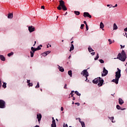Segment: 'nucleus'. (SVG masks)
I'll use <instances>...</instances> for the list:
<instances>
[{
	"label": "nucleus",
	"instance_id": "obj_1",
	"mask_svg": "<svg viewBox=\"0 0 127 127\" xmlns=\"http://www.w3.org/2000/svg\"><path fill=\"white\" fill-rule=\"evenodd\" d=\"M117 59H119V60L123 61V62L126 61V59H127V54H126L125 51L123 50L121 54L119 53L118 54Z\"/></svg>",
	"mask_w": 127,
	"mask_h": 127
},
{
	"label": "nucleus",
	"instance_id": "obj_2",
	"mask_svg": "<svg viewBox=\"0 0 127 127\" xmlns=\"http://www.w3.org/2000/svg\"><path fill=\"white\" fill-rule=\"evenodd\" d=\"M57 8L59 10H61V9H63V10H67V7H66V6H65V3L64 2V1L61 0L60 1V5L58 7H57Z\"/></svg>",
	"mask_w": 127,
	"mask_h": 127
},
{
	"label": "nucleus",
	"instance_id": "obj_3",
	"mask_svg": "<svg viewBox=\"0 0 127 127\" xmlns=\"http://www.w3.org/2000/svg\"><path fill=\"white\" fill-rule=\"evenodd\" d=\"M81 74L86 78L85 81L87 82L88 80V77H89V72L87 71V69L83 70L81 72Z\"/></svg>",
	"mask_w": 127,
	"mask_h": 127
},
{
	"label": "nucleus",
	"instance_id": "obj_4",
	"mask_svg": "<svg viewBox=\"0 0 127 127\" xmlns=\"http://www.w3.org/2000/svg\"><path fill=\"white\" fill-rule=\"evenodd\" d=\"M118 71L115 72V77L116 78H117L118 79H120L121 78L122 74H121V69L119 68H117Z\"/></svg>",
	"mask_w": 127,
	"mask_h": 127
},
{
	"label": "nucleus",
	"instance_id": "obj_5",
	"mask_svg": "<svg viewBox=\"0 0 127 127\" xmlns=\"http://www.w3.org/2000/svg\"><path fill=\"white\" fill-rule=\"evenodd\" d=\"M0 109H4L5 108V102L2 100H0Z\"/></svg>",
	"mask_w": 127,
	"mask_h": 127
},
{
	"label": "nucleus",
	"instance_id": "obj_6",
	"mask_svg": "<svg viewBox=\"0 0 127 127\" xmlns=\"http://www.w3.org/2000/svg\"><path fill=\"white\" fill-rule=\"evenodd\" d=\"M108 73H109V71L108 70L106 69V67H103V72L102 73V76L105 77L108 75Z\"/></svg>",
	"mask_w": 127,
	"mask_h": 127
},
{
	"label": "nucleus",
	"instance_id": "obj_7",
	"mask_svg": "<svg viewBox=\"0 0 127 127\" xmlns=\"http://www.w3.org/2000/svg\"><path fill=\"white\" fill-rule=\"evenodd\" d=\"M31 50L32 51L30 52V54H31V57L32 58L34 55V52H35V51H37V50L36 48H35L33 47H32Z\"/></svg>",
	"mask_w": 127,
	"mask_h": 127
},
{
	"label": "nucleus",
	"instance_id": "obj_8",
	"mask_svg": "<svg viewBox=\"0 0 127 127\" xmlns=\"http://www.w3.org/2000/svg\"><path fill=\"white\" fill-rule=\"evenodd\" d=\"M98 83H99L98 84V86H99V87H102V86H103V84H104V79L101 78L100 77Z\"/></svg>",
	"mask_w": 127,
	"mask_h": 127
},
{
	"label": "nucleus",
	"instance_id": "obj_9",
	"mask_svg": "<svg viewBox=\"0 0 127 127\" xmlns=\"http://www.w3.org/2000/svg\"><path fill=\"white\" fill-rule=\"evenodd\" d=\"M83 16H84V17H89V18H92V16H91V15H90V14L87 12H84Z\"/></svg>",
	"mask_w": 127,
	"mask_h": 127
},
{
	"label": "nucleus",
	"instance_id": "obj_10",
	"mask_svg": "<svg viewBox=\"0 0 127 127\" xmlns=\"http://www.w3.org/2000/svg\"><path fill=\"white\" fill-rule=\"evenodd\" d=\"M28 30L30 33L33 32V31H35V28L32 26H29L28 27Z\"/></svg>",
	"mask_w": 127,
	"mask_h": 127
},
{
	"label": "nucleus",
	"instance_id": "obj_11",
	"mask_svg": "<svg viewBox=\"0 0 127 127\" xmlns=\"http://www.w3.org/2000/svg\"><path fill=\"white\" fill-rule=\"evenodd\" d=\"M100 79H101V77H98L97 78H95L93 80V83L94 84H98L99 83V81H100Z\"/></svg>",
	"mask_w": 127,
	"mask_h": 127
},
{
	"label": "nucleus",
	"instance_id": "obj_12",
	"mask_svg": "<svg viewBox=\"0 0 127 127\" xmlns=\"http://www.w3.org/2000/svg\"><path fill=\"white\" fill-rule=\"evenodd\" d=\"M50 53H51V51H48L42 53V56H44V57H45V56H47V55H48V54H49Z\"/></svg>",
	"mask_w": 127,
	"mask_h": 127
},
{
	"label": "nucleus",
	"instance_id": "obj_13",
	"mask_svg": "<svg viewBox=\"0 0 127 127\" xmlns=\"http://www.w3.org/2000/svg\"><path fill=\"white\" fill-rule=\"evenodd\" d=\"M41 118H42V116L40 114H38L37 115V119H38L39 123H40V121H41Z\"/></svg>",
	"mask_w": 127,
	"mask_h": 127
},
{
	"label": "nucleus",
	"instance_id": "obj_14",
	"mask_svg": "<svg viewBox=\"0 0 127 127\" xmlns=\"http://www.w3.org/2000/svg\"><path fill=\"white\" fill-rule=\"evenodd\" d=\"M120 78H118L117 77H115V79L112 80V82H114V83L116 84H119V80Z\"/></svg>",
	"mask_w": 127,
	"mask_h": 127
},
{
	"label": "nucleus",
	"instance_id": "obj_15",
	"mask_svg": "<svg viewBox=\"0 0 127 127\" xmlns=\"http://www.w3.org/2000/svg\"><path fill=\"white\" fill-rule=\"evenodd\" d=\"M58 69L61 72H64V68L62 66H60L59 65H58Z\"/></svg>",
	"mask_w": 127,
	"mask_h": 127
},
{
	"label": "nucleus",
	"instance_id": "obj_16",
	"mask_svg": "<svg viewBox=\"0 0 127 127\" xmlns=\"http://www.w3.org/2000/svg\"><path fill=\"white\" fill-rule=\"evenodd\" d=\"M0 59L1 61H5V58L1 55H0Z\"/></svg>",
	"mask_w": 127,
	"mask_h": 127
},
{
	"label": "nucleus",
	"instance_id": "obj_17",
	"mask_svg": "<svg viewBox=\"0 0 127 127\" xmlns=\"http://www.w3.org/2000/svg\"><path fill=\"white\" fill-rule=\"evenodd\" d=\"M8 18H12L13 17V14L9 13L7 16Z\"/></svg>",
	"mask_w": 127,
	"mask_h": 127
},
{
	"label": "nucleus",
	"instance_id": "obj_18",
	"mask_svg": "<svg viewBox=\"0 0 127 127\" xmlns=\"http://www.w3.org/2000/svg\"><path fill=\"white\" fill-rule=\"evenodd\" d=\"M51 126L52 127H56V123L55 122V120L52 121V124Z\"/></svg>",
	"mask_w": 127,
	"mask_h": 127
},
{
	"label": "nucleus",
	"instance_id": "obj_19",
	"mask_svg": "<svg viewBox=\"0 0 127 127\" xmlns=\"http://www.w3.org/2000/svg\"><path fill=\"white\" fill-rule=\"evenodd\" d=\"M119 103L120 105H123V104H124V100H123V99L121 98H119Z\"/></svg>",
	"mask_w": 127,
	"mask_h": 127
},
{
	"label": "nucleus",
	"instance_id": "obj_20",
	"mask_svg": "<svg viewBox=\"0 0 127 127\" xmlns=\"http://www.w3.org/2000/svg\"><path fill=\"white\" fill-rule=\"evenodd\" d=\"M113 29L114 30H117V29H118V26H117V24L116 23L114 24Z\"/></svg>",
	"mask_w": 127,
	"mask_h": 127
},
{
	"label": "nucleus",
	"instance_id": "obj_21",
	"mask_svg": "<svg viewBox=\"0 0 127 127\" xmlns=\"http://www.w3.org/2000/svg\"><path fill=\"white\" fill-rule=\"evenodd\" d=\"M74 50V45L73 44H71V46L70 48L69 51L71 52V51H73Z\"/></svg>",
	"mask_w": 127,
	"mask_h": 127
},
{
	"label": "nucleus",
	"instance_id": "obj_22",
	"mask_svg": "<svg viewBox=\"0 0 127 127\" xmlns=\"http://www.w3.org/2000/svg\"><path fill=\"white\" fill-rule=\"evenodd\" d=\"M100 28L103 29V28L105 27V25H104V23H103V22H101L100 23Z\"/></svg>",
	"mask_w": 127,
	"mask_h": 127
},
{
	"label": "nucleus",
	"instance_id": "obj_23",
	"mask_svg": "<svg viewBox=\"0 0 127 127\" xmlns=\"http://www.w3.org/2000/svg\"><path fill=\"white\" fill-rule=\"evenodd\" d=\"M108 118H109V119H110V120H111V121H112V123H116L115 121H114V117H111V118L108 117Z\"/></svg>",
	"mask_w": 127,
	"mask_h": 127
},
{
	"label": "nucleus",
	"instance_id": "obj_24",
	"mask_svg": "<svg viewBox=\"0 0 127 127\" xmlns=\"http://www.w3.org/2000/svg\"><path fill=\"white\" fill-rule=\"evenodd\" d=\"M68 74L69 76H70V77H72V70H69L68 71Z\"/></svg>",
	"mask_w": 127,
	"mask_h": 127
},
{
	"label": "nucleus",
	"instance_id": "obj_25",
	"mask_svg": "<svg viewBox=\"0 0 127 127\" xmlns=\"http://www.w3.org/2000/svg\"><path fill=\"white\" fill-rule=\"evenodd\" d=\"M74 91H71L70 95H69V97H73V95H74Z\"/></svg>",
	"mask_w": 127,
	"mask_h": 127
},
{
	"label": "nucleus",
	"instance_id": "obj_26",
	"mask_svg": "<svg viewBox=\"0 0 127 127\" xmlns=\"http://www.w3.org/2000/svg\"><path fill=\"white\" fill-rule=\"evenodd\" d=\"M74 13L76 14V15H79L80 14V12L78 11H75Z\"/></svg>",
	"mask_w": 127,
	"mask_h": 127
},
{
	"label": "nucleus",
	"instance_id": "obj_27",
	"mask_svg": "<svg viewBox=\"0 0 127 127\" xmlns=\"http://www.w3.org/2000/svg\"><path fill=\"white\" fill-rule=\"evenodd\" d=\"M82 127H85L86 126H85V123L84 122H82L80 123Z\"/></svg>",
	"mask_w": 127,
	"mask_h": 127
},
{
	"label": "nucleus",
	"instance_id": "obj_28",
	"mask_svg": "<svg viewBox=\"0 0 127 127\" xmlns=\"http://www.w3.org/2000/svg\"><path fill=\"white\" fill-rule=\"evenodd\" d=\"M40 47H42V45H40V46H38L37 48H36L37 51L40 50V49H41V48H40Z\"/></svg>",
	"mask_w": 127,
	"mask_h": 127
},
{
	"label": "nucleus",
	"instance_id": "obj_29",
	"mask_svg": "<svg viewBox=\"0 0 127 127\" xmlns=\"http://www.w3.org/2000/svg\"><path fill=\"white\" fill-rule=\"evenodd\" d=\"M88 51H89V52H92L94 51L93 50V49H92V48H91L90 47H88Z\"/></svg>",
	"mask_w": 127,
	"mask_h": 127
},
{
	"label": "nucleus",
	"instance_id": "obj_30",
	"mask_svg": "<svg viewBox=\"0 0 127 127\" xmlns=\"http://www.w3.org/2000/svg\"><path fill=\"white\" fill-rule=\"evenodd\" d=\"M75 94H76L77 96H81V94L79 93V92L77 91H75Z\"/></svg>",
	"mask_w": 127,
	"mask_h": 127
},
{
	"label": "nucleus",
	"instance_id": "obj_31",
	"mask_svg": "<svg viewBox=\"0 0 127 127\" xmlns=\"http://www.w3.org/2000/svg\"><path fill=\"white\" fill-rule=\"evenodd\" d=\"M13 54V52H11L10 53L7 54V56H8V57H10V56H12Z\"/></svg>",
	"mask_w": 127,
	"mask_h": 127
},
{
	"label": "nucleus",
	"instance_id": "obj_32",
	"mask_svg": "<svg viewBox=\"0 0 127 127\" xmlns=\"http://www.w3.org/2000/svg\"><path fill=\"white\" fill-rule=\"evenodd\" d=\"M98 59H99V54H97V55L94 58V60H98Z\"/></svg>",
	"mask_w": 127,
	"mask_h": 127
},
{
	"label": "nucleus",
	"instance_id": "obj_33",
	"mask_svg": "<svg viewBox=\"0 0 127 127\" xmlns=\"http://www.w3.org/2000/svg\"><path fill=\"white\" fill-rule=\"evenodd\" d=\"M2 87H3V88H4V89H5V88H6V83H3V85H2Z\"/></svg>",
	"mask_w": 127,
	"mask_h": 127
},
{
	"label": "nucleus",
	"instance_id": "obj_34",
	"mask_svg": "<svg viewBox=\"0 0 127 127\" xmlns=\"http://www.w3.org/2000/svg\"><path fill=\"white\" fill-rule=\"evenodd\" d=\"M108 41H109V42L110 45H111V44H112L113 43V41H112V40H111L110 39H109L108 40Z\"/></svg>",
	"mask_w": 127,
	"mask_h": 127
},
{
	"label": "nucleus",
	"instance_id": "obj_35",
	"mask_svg": "<svg viewBox=\"0 0 127 127\" xmlns=\"http://www.w3.org/2000/svg\"><path fill=\"white\" fill-rule=\"evenodd\" d=\"M116 108H117V110H120L121 107V106H120V105H117V106H116Z\"/></svg>",
	"mask_w": 127,
	"mask_h": 127
},
{
	"label": "nucleus",
	"instance_id": "obj_36",
	"mask_svg": "<svg viewBox=\"0 0 127 127\" xmlns=\"http://www.w3.org/2000/svg\"><path fill=\"white\" fill-rule=\"evenodd\" d=\"M99 62H100V63H101V64H103V63H104L105 62H104V60L101 59V60H99Z\"/></svg>",
	"mask_w": 127,
	"mask_h": 127
},
{
	"label": "nucleus",
	"instance_id": "obj_37",
	"mask_svg": "<svg viewBox=\"0 0 127 127\" xmlns=\"http://www.w3.org/2000/svg\"><path fill=\"white\" fill-rule=\"evenodd\" d=\"M63 127H68V125L64 123Z\"/></svg>",
	"mask_w": 127,
	"mask_h": 127
},
{
	"label": "nucleus",
	"instance_id": "obj_38",
	"mask_svg": "<svg viewBox=\"0 0 127 127\" xmlns=\"http://www.w3.org/2000/svg\"><path fill=\"white\" fill-rule=\"evenodd\" d=\"M39 82H38L37 85L35 87V88H39Z\"/></svg>",
	"mask_w": 127,
	"mask_h": 127
},
{
	"label": "nucleus",
	"instance_id": "obj_39",
	"mask_svg": "<svg viewBox=\"0 0 127 127\" xmlns=\"http://www.w3.org/2000/svg\"><path fill=\"white\" fill-rule=\"evenodd\" d=\"M84 25L83 24L81 25V26H80L81 29H83L84 28Z\"/></svg>",
	"mask_w": 127,
	"mask_h": 127
},
{
	"label": "nucleus",
	"instance_id": "obj_40",
	"mask_svg": "<svg viewBox=\"0 0 127 127\" xmlns=\"http://www.w3.org/2000/svg\"><path fill=\"white\" fill-rule=\"evenodd\" d=\"M86 29L87 31L89 30V26H88V24L86 25Z\"/></svg>",
	"mask_w": 127,
	"mask_h": 127
},
{
	"label": "nucleus",
	"instance_id": "obj_41",
	"mask_svg": "<svg viewBox=\"0 0 127 127\" xmlns=\"http://www.w3.org/2000/svg\"><path fill=\"white\" fill-rule=\"evenodd\" d=\"M28 85V86H29L30 87H32V83H29Z\"/></svg>",
	"mask_w": 127,
	"mask_h": 127
},
{
	"label": "nucleus",
	"instance_id": "obj_42",
	"mask_svg": "<svg viewBox=\"0 0 127 127\" xmlns=\"http://www.w3.org/2000/svg\"><path fill=\"white\" fill-rule=\"evenodd\" d=\"M1 88V80L0 79V89Z\"/></svg>",
	"mask_w": 127,
	"mask_h": 127
},
{
	"label": "nucleus",
	"instance_id": "obj_43",
	"mask_svg": "<svg viewBox=\"0 0 127 127\" xmlns=\"http://www.w3.org/2000/svg\"><path fill=\"white\" fill-rule=\"evenodd\" d=\"M64 89H67V84H65L64 86Z\"/></svg>",
	"mask_w": 127,
	"mask_h": 127
},
{
	"label": "nucleus",
	"instance_id": "obj_44",
	"mask_svg": "<svg viewBox=\"0 0 127 127\" xmlns=\"http://www.w3.org/2000/svg\"><path fill=\"white\" fill-rule=\"evenodd\" d=\"M77 119L79 120V123H82V121H81V118H78Z\"/></svg>",
	"mask_w": 127,
	"mask_h": 127
},
{
	"label": "nucleus",
	"instance_id": "obj_45",
	"mask_svg": "<svg viewBox=\"0 0 127 127\" xmlns=\"http://www.w3.org/2000/svg\"><path fill=\"white\" fill-rule=\"evenodd\" d=\"M95 52H92L91 53V55H92V56H94V55H95Z\"/></svg>",
	"mask_w": 127,
	"mask_h": 127
},
{
	"label": "nucleus",
	"instance_id": "obj_46",
	"mask_svg": "<svg viewBox=\"0 0 127 127\" xmlns=\"http://www.w3.org/2000/svg\"><path fill=\"white\" fill-rule=\"evenodd\" d=\"M61 110L62 111H63L64 110V108H63V107H62L61 108Z\"/></svg>",
	"mask_w": 127,
	"mask_h": 127
},
{
	"label": "nucleus",
	"instance_id": "obj_47",
	"mask_svg": "<svg viewBox=\"0 0 127 127\" xmlns=\"http://www.w3.org/2000/svg\"><path fill=\"white\" fill-rule=\"evenodd\" d=\"M41 8L42 9H44L45 8V7L44 5H43V6H41Z\"/></svg>",
	"mask_w": 127,
	"mask_h": 127
},
{
	"label": "nucleus",
	"instance_id": "obj_48",
	"mask_svg": "<svg viewBox=\"0 0 127 127\" xmlns=\"http://www.w3.org/2000/svg\"><path fill=\"white\" fill-rule=\"evenodd\" d=\"M75 105H77V106H80V103H75Z\"/></svg>",
	"mask_w": 127,
	"mask_h": 127
},
{
	"label": "nucleus",
	"instance_id": "obj_49",
	"mask_svg": "<svg viewBox=\"0 0 127 127\" xmlns=\"http://www.w3.org/2000/svg\"><path fill=\"white\" fill-rule=\"evenodd\" d=\"M30 80H27V83L28 84H29V83H30Z\"/></svg>",
	"mask_w": 127,
	"mask_h": 127
},
{
	"label": "nucleus",
	"instance_id": "obj_50",
	"mask_svg": "<svg viewBox=\"0 0 127 127\" xmlns=\"http://www.w3.org/2000/svg\"><path fill=\"white\" fill-rule=\"evenodd\" d=\"M123 35H124V36H127V33H124Z\"/></svg>",
	"mask_w": 127,
	"mask_h": 127
},
{
	"label": "nucleus",
	"instance_id": "obj_51",
	"mask_svg": "<svg viewBox=\"0 0 127 127\" xmlns=\"http://www.w3.org/2000/svg\"><path fill=\"white\" fill-rule=\"evenodd\" d=\"M120 110H121L122 111H124V110H126V109H124V108L121 107Z\"/></svg>",
	"mask_w": 127,
	"mask_h": 127
},
{
	"label": "nucleus",
	"instance_id": "obj_52",
	"mask_svg": "<svg viewBox=\"0 0 127 127\" xmlns=\"http://www.w3.org/2000/svg\"><path fill=\"white\" fill-rule=\"evenodd\" d=\"M124 31L127 32V27L124 29Z\"/></svg>",
	"mask_w": 127,
	"mask_h": 127
},
{
	"label": "nucleus",
	"instance_id": "obj_53",
	"mask_svg": "<svg viewBox=\"0 0 127 127\" xmlns=\"http://www.w3.org/2000/svg\"><path fill=\"white\" fill-rule=\"evenodd\" d=\"M117 6H118V4H116L115 5L113 6V7H117Z\"/></svg>",
	"mask_w": 127,
	"mask_h": 127
},
{
	"label": "nucleus",
	"instance_id": "obj_54",
	"mask_svg": "<svg viewBox=\"0 0 127 127\" xmlns=\"http://www.w3.org/2000/svg\"><path fill=\"white\" fill-rule=\"evenodd\" d=\"M121 48H125V46H122V45H121Z\"/></svg>",
	"mask_w": 127,
	"mask_h": 127
},
{
	"label": "nucleus",
	"instance_id": "obj_55",
	"mask_svg": "<svg viewBox=\"0 0 127 127\" xmlns=\"http://www.w3.org/2000/svg\"><path fill=\"white\" fill-rule=\"evenodd\" d=\"M83 23H84V24H85V25H86V24H87V22H86V21H84L83 22Z\"/></svg>",
	"mask_w": 127,
	"mask_h": 127
},
{
	"label": "nucleus",
	"instance_id": "obj_56",
	"mask_svg": "<svg viewBox=\"0 0 127 127\" xmlns=\"http://www.w3.org/2000/svg\"><path fill=\"white\" fill-rule=\"evenodd\" d=\"M72 100H73V101H75V97H73Z\"/></svg>",
	"mask_w": 127,
	"mask_h": 127
},
{
	"label": "nucleus",
	"instance_id": "obj_57",
	"mask_svg": "<svg viewBox=\"0 0 127 127\" xmlns=\"http://www.w3.org/2000/svg\"><path fill=\"white\" fill-rule=\"evenodd\" d=\"M36 44V41H35V44H34L33 46H34Z\"/></svg>",
	"mask_w": 127,
	"mask_h": 127
},
{
	"label": "nucleus",
	"instance_id": "obj_58",
	"mask_svg": "<svg viewBox=\"0 0 127 127\" xmlns=\"http://www.w3.org/2000/svg\"><path fill=\"white\" fill-rule=\"evenodd\" d=\"M52 120H53V121H55V119H54V117L52 118Z\"/></svg>",
	"mask_w": 127,
	"mask_h": 127
},
{
	"label": "nucleus",
	"instance_id": "obj_59",
	"mask_svg": "<svg viewBox=\"0 0 127 127\" xmlns=\"http://www.w3.org/2000/svg\"><path fill=\"white\" fill-rule=\"evenodd\" d=\"M70 58H71V56H69L68 57V59H70Z\"/></svg>",
	"mask_w": 127,
	"mask_h": 127
},
{
	"label": "nucleus",
	"instance_id": "obj_60",
	"mask_svg": "<svg viewBox=\"0 0 127 127\" xmlns=\"http://www.w3.org/2000/svg\"><path fill=\"white\" fill-rule=\"evenodd\" d=\"M110 5H110V4H107V6L109 7V6H110Z\"/></svg>",
	"mask_w": 127,
	"mask_h": 127
},
{
	"label": "nucleus",
	"instance_id": "obj_61",
	"mask_svg": "<svg viewBox=\"0 0 127 127\" xmlns=\"http://www.w3.org/2000/svg\"><path fill=\"white\" fill-rule=\"evenodd\" d=\"M72 104L74 105V101H72Z\"/></svg>",
	"mask_w": 127,
	"mask_h": 127
},
{
	"label": "nucleus",
	"instance_id": "obj_62",
	"mask_svg": "<svg viewBox=\"0 0 127 127\" xmlns=\"http://www.w3.org/2000/svg\"><path fill=\"white\" fill-rule=\"evenodd\" d=\"M56 121H57V122H58V119H56Z\"/></svg>",
	"mask_w": 127,
	"mask_h": 127
},
{
	"label": "nucleus",
	"instance_id": "obj_63",
	"mask_svg": "<svg viewBox=\"0 0 127 127\" xmlns=\"http://www.w3.org/2000/svg\"><path fill=\"white\" fill-rule=\"evenodd\" d=\"M73 42H74V41H72V42H71V44H72V43H73Z\"/></svg>",
	"mask_w": 127,
	"mask_h": 127
},
{
	"label": "nucleus",
	"instance_id": "obj_64",
	"mask_svg": "<svg viewBox=\"0 0 127 127\" xmlns=\"http://www.w3.org/2000/svg\"><path fill=\"white\" fill-rule=\"evenodd\" d=\"M67 12H66V13L65 14V15H66V14H67Z\"/></svg>",
	"mask_w": 127,
	"mask_h": 127
}]
</instances>
